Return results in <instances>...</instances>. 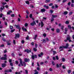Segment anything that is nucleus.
I'll list each match as a JSON object with an SVG mask.
<instances>
[{
	"instance_id": "f257e3e1",
	"label": "nucleus",
	"mask_w": 74,
	"mask_h": 74,
	"mask_svg": "<svg viewBox=\"0 0 74 74\" xmlns=\"http://www.w3.org/2000/svg\"><path fill=\"white\" fill-rule=\"evenodd\" d=\"M68 47H69V44L66 43V46H60L59 47V49H61L60 51H62V50L64 48H65L66 49H67V48H68Z\"/></svg>"
},
{
	"instance_id": "f03ea898",
	"label": "nucleus",
	"mask_w": 74,
	"mask_h": 74,
	"mask_svg": "<svg viewBox=\"0 0 74 74\" xmlns=\"http://www.w3.org/2000/svg\"><path fill=\"white\" fill-rule=\"evenodd\" d=\"M19 60L20 61V63L21 64V65L23 66V65H24V67H25L26 64L25 63V62H22V59H20Z\"/></svg>"
},
{
	"instance_id": "7ed1b4c3",
	"label": "nucleus",
	"mask_w": 74,
	"mask_h": 74,
	"mask_svg": "<svg viewBox=\"0 0 74 74\" xmlns=\"http://www.w3.org/2000/svg\"><path fill=\"white\" fill-rule=\"evenodd\" d=\"M5 57H2L1 58V60H7V58L5 57H7V54H5L3 55Z\"/></svg>"
},
{
	"instance_id": "20e7f679",
	"label": "nucleus",
	"mask_w": 74,
	"mask_h": 74,
	"mask_svg": "<svg viewBox=\"0 0 74 74\" xmlns=\"http://www.w3.org/2000/svg\"><path fill=\"white\" fill-rule=\"evenodd\" d=\"M70 39H71V38L70 37V35H68V37L67 38V40H69V42H71V40Z\"/></svg>"
},
{
	"instance_id": "39448f33",
	"label": "nucleus",
	"mask_w": 74,
	"mask_h": 74,
	"mask_svg": "<svg viewBox=\"0 0 74 74\" xmlns=\"http://www.w3.org/2000/svg\"><path fill=\"white\" fill-rule=\"evenodd\" d=\"M15 26H16V28L17 29H19V32H20V30H21V28L19 27V25H15Z\"/></svg>"
},
{
	"instance_id": "423d86ee",
	"label": "nucleus",
	"mask_w": 74,
	"mask_h": 74,
	"mask_svg": "<svg viewBox=\"0 0 74 74\" xmlns=\"http://www.w3.org/2000/svg\"><path fill=\"white\" fill-rule=\"evenodd\" d=\"M36 24V22L34 21L33 22H32L30 23L31 26H34V25H35Z\"/></svg>"
},
{
	"instance_id": "0eeeda50",
	"label": "nucleus",
	"mask_w": 74,
	"mask_h": 74,
	"mask_svg": "<svg viewBox=\"0 0 74 74\" xmlns=\"http://www.w3.org/2000/svg\"><path fill=\"white\" fill-rule=\"evenodd\" d=\"M24 52H26L27 53H29V52H32V51H31V50H29L28 49L25 50L24 51Z\"/></svg>"
},
{
	"instance_id": "6e6552de",
	"label": "nucleus",
	"mask_w": 74,
	"mask_h": 74,
	"mask_svg": "<svg viewBox=\"0 0 74 74\" xmlns=\"http://www.w3.org/2000/svg\"><path fill=\"white\" fill-rule=\"evenodd\" d=\"M25 61V62H29L30 61V60H29V59H27V58H25L24 60Z\"/></svg>"
},
{
	"instance_id": "1a4fd4ad",
	"label": "nucleus",
	"mask_w": 74,
	"mask_h": 74,
	"mask_svg": "<svg viewBox=\"0 0 74 74\" xmlns=\"http://www.w3.org/2000/svg\"><path fill=\"white\" fill-rule=\"evenodd\" d=\"M43 55V53L41 52L40 53V54H39L38 55V56L39 57H41Z\"/></svg>"
},
{
	"instance_id": "9d476101",
	"label": "nucleus",
	"mask_w": 74,
	"mask_h": 74,
	"mask_svg": "<svg viewBox=\"0 0 74 74\" xmlns=\"http://www.w3.org/2000/svg\"><path fill=\"white\" fill-rule=\"evenodd\" d=\"M34 57L36 58H37V56L36 55L32 56V58L33 59H34Z\"/></svg>"
},
{
	"instance_id": "9b49d317",
	"label": "nucleus",
	"mask_w": 74,
	"mask_h": 74,
	"mask_svg": "<svg viewBox=\"0 0 74 74\" xmlns=\"http://www.w3.org/2000/svg\"><path fill=\"white\" fill-rule=\"evenodd\" d=\"M12 12V11L9 10L8 12H7V15H10V13Z\"/></svg>"
},
{
	"instance_id": "f8f14e48",
	"label": "nucleus",
	"mask_w": 74,
	"mask_h": 74,
	"mask_svg": "<svg viewBox=\"0 0 74 74\" xmlns=\"http://www.w3.org/2000/svg\"><path fill=\"white\" fill-rule=\"evenodd\" d=\"M41 12H44L45 11V9H41Z\"/></svg>"
},
{
	"instance_id": "ddd939ff",
	"label": "nucleus",
	"mask_w": 74,
	"mask_h": 74,
	"mask_svg": "<svg viewBox=\"0 0 74 74\" xmlns=\"http://www.w3.org/2000/svg\"><path fill=\"white\" fill-rule=\"evenodd\" d=\"M20 35L19 34H16V37H17L18 38H19Z\"/></svg>"
},
{
	"instance_id": "4468645a",
	"label": "nucleus",
	"mask_w": 74,
	"mask_h": 74,
	"mask_svg": "<svg viewBox=\"0 0 74 74\" xmlns=\"http://www.w3.org/2000/svg\"><path fill=\"white\" fill-rule=\"evenodd\" d=\"M22 30H23V31H25V32H27V29H26L24 28V27H22Z\"/></svg>"
},
{
	"instance_id": "2eb2a0df",
	"label": "nucleus",
	"mask_w": 74,
	"mask_h": 74,
	"mask_svg": "<svg viewBox=\"0 0 74 74\" xmlns=\"http://www.w3.org/2000/svg\"><path fill=\"white\" fill-rule=\"evenodd\" d=\"M6 66V64H2V67H5Z\"/></svg>"
},
{
	"instance_id": "dca6fc26",
	"label": "nucleus",
	"mask_w": 74,
	"mask_h": 74,
	"mask_svg": "<svg viewBox=\"0 0 74 74\" xmlns=\"http://www.w3.org/2000/svg\"><path fill=\"white\" fill-rule=\"evenodd\" d=\"M44 7L46 9H48V8H49L48 6H46V5H44Z\"/></svg>"
},
{
	"instance_id": "f3484780",
	"label": "nucleus",
	"mask_w": 74,
	"mask_h": 74,
	"mask_svg": "<svg viewBox=\"0 0 74 74\" xmlns=\"http://www.w3.org/2000/svg\"><path fill=\"white\" fill-rule=\"evenodd\" d=\"M41 27H43V26H44V23H43V22H41Z\"/></svg>"
},
{
	"instance_id": "a211bd4d",
	"label": "nucleus",
	"mask_w": 74,
	"mask_h": 74,
	"mask_svg": "<svg viewBox=\"0 0 74 74\" xmlns=\"http://www.w3.org/2000/svg\"><path fill=\"white\" fill-rule=\"evenodd\" d=\"M68 13V12L67 11L64 12V15H67Z\"/></svg>"
},
{
	"instance_id": "6ab92c4d",
	"label": "nucleus",
	"mask_w": 74,
	"mask_h": 74,
	"mask_svg": "<svg viewBox=\"0 0 74 74\" xmlns=\"http://www.w3.org/2000/svg\"><path fill=\"white\" fill-rule=\"evenodd\" d=\"M37 37V35H36L35 36V37L34 38V40H36V38Z\"/></svg>"
},
{
	"instance_id": "aec40b11",
	"label": "nucleus",
	"mask_w": 74,
	"mask_h": 74,
	"mask_svg": "<svg viewBox=\"0 0 74 74\" xmlns=\"http://www.w3.org/2000/svg\"><path fill=\"white\" fill-rule=\"evenodd\" d=\"M64 27V26L63 25L62 26V27H61V30H64V29H63Z\"/></svg>"
},
{
	"instance_id": "412c9836",
	"label": "nucleus",
	"mask_w": 74,
	"mask_h": 74,
	"mask_svg": "<svg viewBox=\"0 0 74 74\" xmlns=\"http://www.w3.org/2000/svg\"><path fill=\"white\" fill-rule=\"evenodd\" d=\"M56 32L57 33H59L60 32V30L59 29H57Z\"/></svg>"
},
{
	"instance_id": "4be33fe9",
	"label": "nucleus",
	"mask_w": 74,
	"mask_h": 74,
	"mask_svg": "<svg viewBox=\"0 0 74 74\" xmlns=\"http://www.w3.org/2000/svg\"><path fill=\"white\" fill-rule=\"evenodd\" d=\"M43 42H44V43H45L46 42V40L45 39H44L42 40Z\"/></svg>"
},
{
	"instance_id": "5701e85b",
	"label": "nucleus",
	"mask_w": 74,
	"mask_h": 74,
	"mask_svg": "<svg viewBox=\"0 0 74 74\" xmlns=\"http://www.w3.org/2000/svg\"><path fill=\"white\" fill-rule=\"evenodd\" d=\"M57 16L56 15H53L52 16V17L53 18H56Z\"/></svg>"
},
{
	"instance_id": "b1692460",
	"label": "nucleus",
	"mask_w": 74,
	"mask_h": 74,
	"mask_svg": "<svg viewBox=\"0 0 74 74\" xmlns=\"http://www.w3.org/2000/svg\"><path fill=\"white\" fill-rule=\"evenodd\" d=\"M53 55H55V53H56V51H53Z\"/></svg>"
},
{
	"instance_id": "393cba45",
	"label": "nucleus",
	"mask_w": 74,
	"mask_h": 74,
	"mask_svg": "<svg viewBox=\"0 0 74 74\" xmlns=\"http://www.w3.org/2000/svg\"><path fill=\"white\" fill-rule=\"evenodd\" d=\"M25 3L27 4H29V2L28 1H25Z\"/></svg>"
},
{
	"instance_id": "a878e982",
	"label": "nucleus",
	"mask_w": 74,
	"mask_h": 74,
	"mask_svg": "<svg viewBox=\"0 0 74 74\" xmlns=\"http://www.w3.org/2000/svg\"><path fill=\"white\" fill-rule=\"evenodd\" d=\"M68 27L69 28V29H71V26L70 25H69L68 26Z\"/></svg>"
},
{
	"instance_id": "bb28decb",
	"label": "nucleus",
	"mask_w": 74,
	"mask_h": 74,
	"mask_svg": "<svg viewBox=\"0 0 74 74\" xmlns=\"http://www.w3.org/2000/svg\"><path fill=\"white\" fill-rule=\"evenodd\" d=\"M25 27H27V26H28V24L27 23H26L25 25Z\"/></svg>"
},
{
	"instance_id": "cd10ccee",
	"label": "nucleus",
	"mask_w": 74,
	"mask_h": 74,
	"mask_svg": "<svg viewBox=\"0 0 74 74\" xmlns=\"http://www.w3.org/2000/svg\"><path fill=\"white\" fill-rule=\"evenodd\" d=\"M50 1V0H47L46 1V3H49Z\"/></svg>"
},
{
	"instance_id": "c85d7f7f",
	"label": "nucleus",
	"mask_w": 74,
	"mask_h": 74,
	"mask_svg": "<svg viewBox=\"0 0 74 74\" xmlns=\"http://www.w3.org/2000/svg\"><path fill=\"white\" fill-rule=\"evenodd\" d=\"M62 62H64L65 61V59L64 58H63L62 59Z\"/></svg>"
},
{
	"instance_id": "c756f323",
	"label": "nucleus",
	"mask_w": 74,
	"mask_h": 74,
	"mask_svg": "<svg viewBox=\"0 0 74 74\" xmlns=\"http://www.w3.org/2000/svg\"><path fill=\"white\" fill-rule=\"evenodd\" d=\"M69 23V21H66V22H65V23L66 24H68Z\"/></svg>"
},
{
	"instance_id": "7c9ffc66",
	"label": "nucleus",
	"mask_w": 74,
	"mask_h": 74,
	"mask_svg": "<svg viewBox=\"0 0 74 74\" xmlns=\"http://www.w3.org/2000/svg\"><path fill=\"white\" fill-rule=\"evenodd\" d=\"M34 51H35V52H36V51H37V49H36V48H34Z\"/></svg>"
},
{
	"instance_id": "2f4dec72",
	"label": "nucleus",
	"mask_w": 74,
	"mask_h": 74,
	"mask_svg": "<svg viewBox=\"0 0 74 74\" xmlns=\"http://www.w3.org/2000/svg\"><path fill=\"white\" fill-rule=\"evenodd\" d=\"M56 59H57V60H58V59H59V58H58V56H56Z\"/></svg>"
},
{
	"instance_id": "473e14b6",
	"label": "nucleus",
	"mask_w": 74,
	"mask_h": 74,
	"mask_svg": "<svg viewBox=\"0 0 74 74\" xmlns=\"http://www.w3.org/2000/svg\"><path fill=\"white\" fill-rule=\"evenodd\" d=\"M14 31H15V29H14L13 30H11V33H12V32H14Z\"/></svg>"
},
{
	"instance_id": "72a5a7b5",
	"label": "nucleus",
	"mask_w": 74,
	"mask_h": 74,
	"mask_svg": "<svg viewBox=\"0 0 74 74\" xmlns=\"http://www.w3.org/2000/svg\"><path fill=\"white\" fill-rule=\"evenodd\" d=\"M3 14H0V18H1V17H2V16H3Z\"/></svg>"
},
{
	"instance_id": "f704fd0d",
	"label": "nucleus",
	"mask_w": 74,
	"mask_h": 74,
	"mask_svg": "<svg viewBox=\"0 0 74 74\" xmlns=\"http://www.w3.org/2000/svg\"><path fill=\"white\" fill-rule=\"evenodd\" d=\"M68 73H71V70H68Z\"/></svg>"
},
{
	"instance_id": "c9c22d12",
	"label": "nucleus",
	"mask_w": 74,
	"mask_h": 74,
	"mask_svg": "<svg viewBox=\"0 0 74 74\" xmlns=\"http://www.w3.org/2000/svg\"><path fill=\"white\" fill-rule=\"evenodd\" d=\"M62 68L63 69H66V66H65L64 65H63L62 66Z\"/></svg>"
},
{
	"instance_id": "e433bc0d",
	"label": "nucleus",
	"mask_w": 74,
	"mask_h": 74,
	"mask_svg": "<svg viewBox=\"0 0 74 74\" xmlns=\"http://www.w3.org/2000/svg\"><path fill=\"white\" fill-rule=\"evenodd\" d=\"M73 12H70L69 13V15H72V14H73Z\"/></svg>"
},
{
	"instance_id": "4c0bfd02",
	"label": "nucleus",
	"mask_w": 74,
	"mask_h": 74,
	"mask_svg": "<svg viewBox=\"0 0 74 74\" xmlns=\"http://www.w3.org/2000/svg\"><path fill=\"white\" fill-rule=\"evenodd\" d=\"M21 43L22 44H24V43H25V41L23 40L21 41Z\"/></svg>"
},
{
	"instance_id": "58836bf2",
	"label": "nucleus",
	"mask_w": 74,
	"mask_h": 74,
	"mask_svg": "<svg viewBox=\"0 0 74 74\" xmlns=\"http://www.w3.org/2000/svg\"><path fill=\"white\" fill-rule=\"evenodd\" d=\"M43 36L44 37H46V36H47V34H43Z\"/></svg>"
},
{
	"instance_id": "ea45409f",
	"label": "nucleus",
	"mask_w": 74,
	"mask_h": 74,
	"mask_svg": "<svg viewBox=\"0 0 74 74\" xmlns=\"http://www.w3.org/2000/svg\"><path fill=\"white\" fill-rule=\"evenodd\" d=\"M14 16H15V15H14V14H12L11 15V16H12V17H14Z\"/></svg>"
},
{
	"instance_id": "a19ab883",
	"label": "nucleus",
	"mask_w": 74,
	"mask_h": 74,
	"mask_svg": "<svg viewBox=\"0 0 74 74\" xmlns=\"http://www.w3.org/2000/svg\"><path fill=\"white\" fill-rule=\"evenodd\" d=\"M55 6L56 8H58V6L57 5H55Z\"/></svg>"
},
{
	"instance_id": "79ce46f5",
	"label": "nucleus",
	"mask_w": 74,
	"mask_h": 74,
	"mask_svg": "<svg viewBox=\"0 0 74 74\" xmlns=\"http://www.w3.org/2000/svg\"><path fill=\"white\" fill-rule=\"evenodd\" d=\"M26 40H29V36H27V37H26Z\"/></svg>"
},
{
	"instance_id": "37998d69",
	"label": "nucleus",
	"mask_w": 74,
	"mask_h": 74,
	"mask_svg": "<svg viewBox=\"0 0 74 74\" xmlns=\"http://www.w3.org/2000/svg\"><path fill=\"white\" fill-rule=\"evenodd\" d=\"M29 17L30 18H32V14H30Z\"/></svg>"
},
{
	"instance_id": "c03bdc74",
	"label": "nucleus",
	"mask_w": 74,
	"mask_h": 74,
	"mask_svg": "<svg viewBox=\"0 0 74 74\" xmlns=\"http://www.w3.org/2000/svg\"><path fill=\"white\" fill-rule=\"evenodd\" d=\"M2 36H5V34H2Z\"/></svg>"
},
{
	"instance_id": "a18cd8bd",
	"label": "nucleus",
	"mask_w": 74,
	"mask_h": 74,
	"mask_svg": "<svg viewBox=\"0 0 74 74\" xmlns=\"http://www.w3.org/2000/svg\"><path fill=\"white\" fill-rule=\"evenodd\" d=\"M13 43L14 44H16V42H15V40H13Z\"/></svg>"
},
{
	"instance_id": "49530a36",
	"label": "nucleus",
	"mask_w": 74,
	"mask_h": 74,
	"mask_svg": "<svg viewBox=\"0 0 74 74\" xmlns=\"http://www.w3.org/2000/svg\"><path fill=\"white\" fill-rule=\"evenodd\" d=\"M66 1H67V0H64L62 2L63 3H65Z\"/></svg>"
},
{
	"instance_id": "de8ad7c7",
	"label": "nucleus",
	"mask_w": 74,
	"mask_h": 74,
	"mask_svg": "<svg viewBox=\"0 0 74 74\" xmlns=\"http://www.w3.org/2000/svg\"><path fill=\"white\" fill-rule=\"evenodd\" d=\"M16 74H20L21 73H20V72H19L18 73V72H16L15 73Z\"/></svg>"
},
{
	"instance_id": "09e8293b",
	"label": "nucleus",
	"mask_w": 74,
	"mask_h": 74,
	"mask_svg": "<svg viewBox=\"0 0 74 74\" xmlns=\"http://www.w3.org/2000/svg\"><path fill=\"white\" fill-rule=\"evenodd\" d=\"M4 45H2L1 46H0V47H4Z\"/></svg>"
},
{
	"instance_id": "8fccbe9b",
	"label": "nucleus",
	"mask_w": 74,
	"mask_h": 74,
	"mask_svg": "<svg viewBox=\"0 0 74 74\" xmlns=\"http://www.w3.org/2000/svg\"><path fill=\"white\" fill-rule=\"evenodd\" d=\"M65 32H67V28H66L65 29Z\"/></svg>"
},
{
	"instance_id": "3c124183",
	"label": "nucleus",
	"mask_w": 74,
	"mask_h": 74,
	"mask_svg": "<svg viewBox=\"0 0 74 74\" xmlns=\"http://www.w3.org/2000/svg\"><path fill=\"white\" fill-rule=\"evenodd\" d=\"M53 5V4L52 3H51L49 4V6H51V5Z\"/></svg>"
},
{
	"instance_id": "603ef678",
	"label": "nucleus",
	"mask_w": 74,
	"mask_h": 74,
	"mask_svg": "<svg viewBox=\"0 0 74 74\" xmlns=\"http://www.w3.org/2000/svg\"><path fill=\"white\" fill-rule=\"evenodd\" d=\"M13 28V27H12V26H10V29H12Z\"/></svg>"
},
{
	"instance_id": "864d4df0",
	"label": "nucleus",
	"mask_w": 74,
	"mask_h": 74,
	"mask_svg": "<svg viewBox=\"0 0 74 74\" xmlns=\"http://www.w3.org/2000/svg\"><path fill=\"white\" fill-rule=\"evenodd\" d=\"M53 60H56V58H55V57H53Z\"/></svg>"
},
{
	"instance_id": "5fc2aeb1",
	"label": "nucleus",
	"mask_w": 74,
	"mask_h": 74,
	"mask_svg": "<svg viewBox=\"0 0 74 74\" xmlns=\"http://www.w3.org/2000/svg\"><path fill=\"white\" fill-rule=\"evenodd\" d=\"M49 71H52V68H50L49 69Z\"/></svg>"
},
{
	"instance_id": "6e6d98bb",
	"label": "nucleus",
	"mask_w": 74,
	"mask_h": 74,
	"mask_svg": "<svg viewBox=\"0 0 74 74\" xmlns=\"http://www.w3.org/2000/svg\"><path fill=\"white\" fill-rule=\"evenodd\" d=\"M38 74V71H37L34 73V74Z\"/></svg>"
},
{
	"instance_id": "4d7b16f0",
	"label": "nucleus",
	"mask_w": 74,
	"mask_h": 74,
	"mask_svg": "<svg viewBox=\"0 0 74 74\" xmlns=\"http://www.w3.org/2000/svg\"><path fill=\"white\" fill-rule=\"evenodd\" d=\"M50 12L51 13H53V11L52 10H50Z\"/></svg>"
},
{
	"instance_id": "13d9d810",
	"label": "nucleus",
	"mask_w": 74,
	"mask_h": 74,
	"mask_svg": "<svg viewBox=\"0 0 74 74\" xmlns=\"http://www.w3.org/2000/svg\"><path fill=\"white\" fill-rule=\"evenodd\" d=\"M5 7L6 8H8V5H5Z\"/></svg>"
},
{
	"instance_id": "bf43d9fd",
	"label": "nucleus",
	"mask_w": 74,
	"mask_h": 74,
	"mask_svg": "<svg viewBox=\"0 0 74 74\" xmlns=\"http://www.w3.org/2000/svg\"><path fill=\"white\" fill-rule=\"evenodd\" d=\"M37 70H40V68L38 67L37 68Z\"/></svg>"
},
{
	"instance_id": "052dcab7",
	"label": "nucleus",
	"mask_w": 74,
	"mask_h": 74,
	"mask_svg": "<svg viewBox=\"0 0 74 74\" xmlns=\"http://www.w3.org/2000/svg\"><path fill=\"white\" fill-rule=\"evenodd\" d=\"M5 25L7 26V23L6 22H5Z\"/></svg>"
},
{
	"instance_id": "680f3d73",
	"label": "nucleus",
	"mask_w": 74,
	"mask_h": 74,
	"mask_svg": "<svg viewBox=\"0 0 74 74\" xmlns=\"http://www.w3.org/2000/svg\"><path fill=\"white\" fill-rule=\"evenodd\" d=\"M10 64L12 66H13V64L11 62L10 63Z\"/></svg>"
},
{
	"instance_id": "e2e57ef3",
	"label": "nucleus",
	"mask_w": 74,
	"mask_h": 74,
	"mask_svg": "<svg viewBox=\"0 0 74 74\" xmlns=\"http://www.w3.org/2000/svg\"><path fill=\"white\" fill-rule=\"evenodd\" d=\"M32 45L33 46L34 45V42H32L31 43Z\"/></svg>"
},
{
	"instance_id": "0e129e2a",
	"label": "nucleus",
	"mask_w": 74,
	"mask_h": 74,
	"mask_svg": "<svg viewBox=\"0 0 74 74\" xmlns=\"http://www.w3.org/2000/svg\"><path fill=\"white\" fill-rule=\"evenodd\" d=\"M16 64H18V61H16Z\"/></svg>"
},
{
	"instance_id": "69168bd1",
	"label": "nucleus",
	"mask_w": 74,
	"mask_h": 74,
	"mask_svg": "<svg viewBox=\"0 0 74 74\" xmlns=\"http://www.w3.org/2000/svg\"><path fill=\"white\" fill-rule=\"evenodd\" d=\"M2 4H3V5H5V4H6V3H2Z\"/></svg>"
},
{
	"instance_id": "338daca9",
	"label": "nucleus",
	"mask_w": 74,
	"mask_h": 74,
	"mask_svg": "<svg viewBox=\"0 0 74 74\" xmlns=\"http://www.w3.org/2000/svg\"><path fill=\"white\" fill-rule=\"evenodd\" d=\"M28 72L27 70H25V73H26V74H27Z\"/></svg>"
},
{
	"instance_id": "774afa93",
	"label": "nucleus",
	"mask_w": 74,
	"mask_h": 74,
	"mask_svg": "<svg viewBox=\"0 0 74 74\" xmlns=\"http://www.w3.org/2000/svg\"><path fill=\"white\" fill-rule=\"evenodd\" d=\"M57 67H59V65L58 64L56 65Z\"/></svg>"
}]
</instances>
